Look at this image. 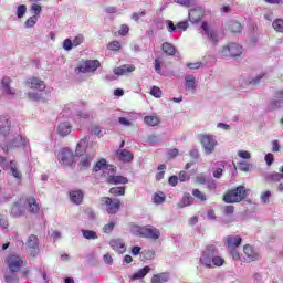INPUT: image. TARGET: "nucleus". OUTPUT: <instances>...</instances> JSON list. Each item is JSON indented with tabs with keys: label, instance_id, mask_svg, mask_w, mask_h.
<instances>
[{
	"label": "nucleus",
	"instance_id": "nucleus-12",
	"mask_svg": "<svg viewBox=\"0 0 283 283\" xmlns=\"http://www.w3.org/2000/svg\"><path fill=\"white\" fill-rule=\"evenodd\" d=\"M57 160L64 165V167H71L74 163V154L72 150L64 148L59 153Z\"/></svg>",
	"mask_w": 283,
	"mask_h": 283
},
{
	"label": "nucleus",
	"instance_id": "nucleus-31",
	"mask_svg": "<svg viewBox=\"0 0 283 283\" xmlns=\"http://www.w3.org/2000/svg\"><path fill=\"white\" fill-rule=\"evenodd\" d=\"M144 123L148 125V127H156L157 125H160V117L158 116H145Z\"/></svg>",
	"mask_w": 283,
	"mask_h": 283
},
{
	"label": "nucleus",
	"instance_id": "nucleus-42",
	"mask_svg": "<svg viewBox=\"0 0 283 283\" xmlns=\"http://www.w3.org/2000/svg\"><path fill=\"white\" fill-rule=\"evenodd\" d=\"M120 48H123L122 44L116 40L107 44V50H111V52H118Z\"/></svg>",
	"mask_w": 283,
	"mask_h": 283
},
{
	"label": "nucleus",
	"instance_id": "nucleus-16",
	"mask_svg": "<svg viewBox=\"0 0 283 283\" xmlns=\"http://www.w3.org/2000/svg\"><path fill=\"white\" fill-rule=\"evenodd\" d=\"M223 242L227 249H238L242 245V237L230 234L223 239Z\"/></svg>",
	"mask_w": 283,
	"mask_h": 283
},
{
	"label": "nucleus",
	"instance_id": "nucleus-32",
	"mask_svg": "<svg viewBox=\"0 0 283 283\" xmlns=\"http://www.w3.org/2000/svg\"><path fill=\"white\" fill-rule=\"evenodd\" d=\"M29 101H34L35 103H41V101H45V97L43 96V92H29L27 94Z\"/></svg>",
	"mask_w": 283,
	"mask_h": 283
},
{
	"label": "nucleus",
	"instance_id": "nucleus-34",
	"mask_svg": "<svg viewBox=\"0 0 283 283\" xmlns=\"http://www.w3.org/2000/svg\"><path fill=\"white\" fill-rule=\"evenodd\" d=\"M10 171L13 178H17L18 180H21L23 178V175L21 174V171H19V168L17 167V161H10Z\"/></svg>",
	"mask_w": 283,
	"mask_h": 283
},
{
	"label": "nucleus",
	"instance_id": "nucleus-28",
	"mask_svg": "<svg viewBox=\"0 0 283 283\" xmlns=\"http://www.w3.org/2000/svg\"><path fill=\"white\" fill-rule=\"evenodd\" d=\"M57 134L60 136H70V134H72V125L67 122L61 123L57 126Z\"/></svg>",
	"mask_w": 283,
	"mask_h": 283
},
{
	"label": "nucleus",
	"instance_id": "nucleus-55",
	"mask_svg": "<svg viewBox=\"0 0 283 283\" xmlns=\"http://www.w3.org/2000/svg\"><path fill=\"white\" fill-rule=\"evenodd\" d=\"M73 48H74V44H73L72 40L65 39L63 41V49L66 50V52H70V50H72Z\"/></svg>",
	"mask_w": 283,
	"mask_h": 283
},
{
	"label": "nucleus",
	"instance_id": "nucleus-37",
	"mask_svg": "<svg viewBox=\"0 0 283 283\" xmlns=\"http://www.w3.org/2000/svg\"><path fill=\"white\" fill-rule=\"evenodd\" d=\"M186 87L190 92H196V77L193 75H188L186 77Z\"/></svg>",
	"mask_w": 283,
	"mask_h": 283
},
{
	"label": "nucleus",
	"instance_id": "nucleus-19",
	"mask_svg": "<svg viewBox=\"0 0 283 283\" xmlns=\"http://www.w3.org/2000/svg\"><path fill=\"white\" fill-rule=\"evenodd\" d=\"M11 83H12V78L4 76L1 80L2 90H3L4 94H7V96H17V90L10 87Z\"/></svg>",
	"mask_w": 283,
	"mask_h": 283
},
{
	"label": "nucleus",
	"instance_id": "nucleus-27",
	"mask_svg": "<svg viewBox=\"0 0 283 283\" xmlns=\"http://www.w3.org/2000/svg\"><path fill=\"white\" fill-rule=\"evenodd\" d=\"M135 70H136V66L124 64L119 67H115L114 74H116V76H123L125 74H129V73L134 72Z\"/></svg>",
	"mask_w": 283,
	"mask_h": 283
},
{
	"label": "nucleus",
	"instance_id": "nucleus-14",
	"mask_svg": "<svg viewBox=\"0 0 283 283\" xmlns=\"http://www.w3.org/2000/svg\"><path fill=\"white\" fill-rule=\"evenodd\" d=\"M12 129V122L10 120V117L8 115H1L0 116V134L4 138H8L10 136V132Z\"/></svg>",
	"mask_w": 283,
	"mask_h": 283
},
{
	"label": "nucleus",
	"instance_id": "nucleus-61",
	"mask_svg": "<svg viewBox=\"0 0 283 283\" xmlns=\"http://www.w3.org/2000/svg\"><path fill=\"white\" fill-rule=\"evenodd\" d=\"M178 156H180V150H178V148H172L168 151L169 158H178Z\"/></svg>",
	"mask_w": 283,
	"mask_h": 283
},
{
	"label": "nucleus",
	"instance_id": "nucleus-22",
	"mask_svg": "<svg viewBox=\"0 0 283 283\" xmlns=\"http://www.w3.org/2000/svg\"><path fill=\"white\" fill-rule=\"evenodd\" d=\"M116 156L120 163H132L134 160V154L127 149H118Z\"/></svg>",
	"mask_w": 283,
	"mask_h": 283
},
{
	"label": "nucleus",
	"instance_id": "nucleus-39",
	"mask_svg": "<svg viewBox=\"0 0 283 283\" xmlns=\"http://www.w3.org/2000/svg\"><path fill=\"white\" fill-rule=\"evenodd\" d=\"M82 235L85 240H98V234L93 230H82Z\"/></svg>",
	"mask_w": 283,
	"mask_h": 283
},
{
	"label": "nucleus",
	"instance_id": "nucleus-52",
	"mask_svg": "<svg viewBox=\"0 0 283 283\" xmlns=\"http://www.w3.org/2000/svg\"><path fill=\"white\" fill-rule=\"evenodd\" d=\"M114 227H116V222L114 221L106 223L103 228V233H112V231H114Z\"/></svg>",
	"mask_w": 283,
	"mask_h": 283
},
{
	"label": "nucleus",
	"instance_id": "nucleus-23",
	"mask_svg": "<svg viewBox=\"0 0 283 283\" xmlns=\"http://www.w3.org/2000/svg\"><path fill=\"white\" fill-rule=\"evenodd\" d=\"M109 244L111 249L113 251H116L117 253H125V251H127L125 242H123V239H113L111 240Z\"/></svg>",
	"mask_w": 283,
	"mask_h": 283
},
{
	"label": "nucleus",
	"instance_id": "nucleus-49",
	"mask_svg": "<svg viewBox=\"0 0 283 283\" xmlns=\"http://www.w3.org/2000/svg\"><path fill=\"white\" fill-rule=\"evenodd\" d=\"M272 28H274L275 32H283V20L276 19L272 23Z\"/></svg>",
	"mask_w": 283,
	"mask_h": 283
},
{
	"label": "nucleus",
	"instance_id": "nucleus-60",
	"mask_svg": "<svg viewBox=\"0 0 283 283\" xmlns=\"http://www.w3.org/2000/svg\"><path fill=\"white\" fill-rule=\"evenodd\" d=\"M0 227H2V229H8L9 227L8 217L4 214H0Z\"/></svg>",
	"mask_w": 283,
	"mask_h": 283
},
{
	"label": "nucleus",
	"instance_id": "nucleus-40",
	"mask_svg": "<svg viewBox=\"0 0 283 283\" xmlns=\"http://www.w3.org/2000/svg\"><path fill=\"white\" fill-rule=\"evenodd\" d=\"M90 165H92V157L91 156H85L82 157L78 167L80 169H88Z\"/></svg>",
	"mask_w": 283,
	"mask_h": 283
},
{
	"label": "nucleus",
	"instance_id": "nucleus-64",
	"mask_svg": "<svg viewBox=\"0 0 283 283\" xmlns=\"http://www.w3.org/2000/svg\"><path fill=\"white\" fill-rule=\"evenodd\" d=\"M201 65H202V62H195V63H188L187 67H189V70H200Z\"/></svg>",
	"mask_w": 283,
	"mask_h": 283
},
{
	"label": "nucleus",
	"instance_id": "nucleus-46",
	"mask_svg": "<svg viewBox=\"0 0 283 283\" xmlns=\"http://www.w3.org/2000/svg\"><path fill=\"white\" fill-rule=\"evenodd\" d=\"M113 196H125V187H113L109 189Z\"/></svg>",
	"mask_w": 283,
	"mask_h": 283
},
{
	"label": "nucleus",
	"instance_id": "nucleus-53",
	"mask_svg": "<svg viewBox=\"0 0 283 283\" xmlns=\"http://www.w3.org/2000/svg\"><path fill=\"white\" fill-rule=\"evenodd\" d=\"M179 180H180V182H187V181H189L190 180V176H189V174H187V171H185V170H181L180 172H179Z\"/></svg>",
	"mask_w": 283,
	"mask_h": 283
},
{
	"label": "nucleus",
	"instance_id": "nucleus-24",
	"mask_svg": "<svg viewBox=\"0 0 283 283\" xmlns=\"http://www.w3.org/2000/svg\"><path fill=\"white\" fill-rule=\"evenodd\" d=\"M188 17L191 23H199V21H202V17H205V14L202 13V9L195 8L189 11Z\"/></svg>",
	"mask_w": 283,
	"mask_h": 283
},
{
	"label": "nucleus",
	"instance_id": "nucleus-45",
	"mask_svg": "<svg viewBox=\"0 0 283 283\" xmlns=\"http://www.w3.org/2000/svg\"><path fill=\"white\" fill-rule=\"evenodd\" d=\"M230 255L232 256V260H234V262H242V256L240 255V252H238V250L235 248L232 249H228Z\"/></svg>",
	"mask_w": 283,
	"mask_h": 283
},
{
	"label": "nucleus",
	"instance_id": "nucleus-1",
	"mask_svg": "<svg viewBox=\"0 0 283 283\" xmlns=\"http://www.w3.org/2000/svg\"><path fill=\"white\" fill-rule=\"evenodd\" d=\"M199 262L206 269H218L224 266V258L218 255V247L208 244L201 252Z\"/></svg>",
	"mask_w": 283,
	"mask_h": 283
},
{
	"label": "nucleus",
	"instance_id": "nucleus-30",
	"mask_svg": "<svg viewBox=\"0 0 283 283\" xmlns=\"http://www.w3.org/2000/svg\"><path fill=\"white\" fill-rule=\"evenodd\" d=\"M193 202V197L189 192L184 193L181 202L178 203V208L182 209V207H189Z\"/></svg>",
	"mask_w": 283,
	"mask_h": 283
},
{
	"label": "nucleus",
	"instance_id": "nucleus-62",
	"mask_svg": "<svg viewBox=\"0 0 283 283\" xmlns=\"http://www.w3.org/2000/svg\"><path fill=\"white\" fill-rule=\"evenodd\" d=\"M91 134L93 135V136H98L99 134H101V126H98V125H93L92 127H91Z\"/></svg>",
	"mask_w": 283,
	"mask_h": 283
},
{
	"label": "nucleus",
	"instance_id": "nucleus-3",
	"mask_svg": "<svg viewBox=\"0 0 283 283\" xmlns=\"http://www.w3.org/2000/svg\"><path fill=\"white\" fill-rule=\"evenodd\" d=\"M130 231L134 235L138 238H145L147 240H159L160 239V230L151 224H147L144 227L140 226H132Z\"/></svg>",
	"mask_w": 283,
	"mask_h": 283
},
{
	"label": "nucleus",
	"instance_id": "nucleus-6",
	"mask_svg": "<svg viewBox=\"0 0 283 283\" xmlns=\"http://www.w3.org/2000/svg\"><path fill=\"white\" fill-rule=\"evenodd\" d=\"M98 67H101V61L98 60H82L75 69V72L77 74H90L96 72Z\"/></svg>",
	"mask_w": 283,
	"mask_h": 283
},
{
	"label": "nucleus",
	"instance_id": "nucleus-21",
	"mask_svg": "<svg viewBox=\"0 0 283 283\" xmlns=\"http://www.w3.org/2000/svg\"><path fill=\"white\" fill-rule=\"evenodd\" d=\"M103 170V174L106 175L107 171H113V174L116 171V167L107 165V160L101 159L96 163L94 166V171H101Z\"/></svg>",
	"mask_w": 283,
	"mask_h": 283
},
{
	"label": "nucleus",
	"instance_id": "nucleus-63",
	"mask_svg": "<svg viewBox=\"0 0 283 283\" xmlns=\"http://www.w3.org/2000/svg\"><path fill=\"white\" fill-rule=\"evenodd\" d=\"M271 198V191H265L261 195V200L262 202H264V205H266V202H269V199Z\"/></svg>",
	"mask_w": 283,
	"mask_h": 283
},
{
	"label": "nucleus",
	"instance_id": "nucleus-20",
	"mask_svg": "<svg viewBox=\"0 0 283 283\" xmlns=\"http://www.w3.org/2000/svg\"><path fill=\"white\" fill-rule=\"evenodd\" d=\"M201 29L203 30L205 34H207L208 39H210L213 45H218V33L209 28L208 22H202Z\"/></svg>",
	"mask_w": 283,
	"mask_h": 283
},
{
	"label": "nucleus",
	"instance_id": "nucleus-2",
	"mask_svg": "<svg viewBox=\"0 0 283 283\" xmlns=\"http://www.w3.org/2000/svg\"><path fill=\"white\" fill-rule=\"evenodd\" d=\"M249 193H251L250 189H247L244 186H238L226 191L223 202H227V205H238V202L247 200Z\"/></svg>",
	"mask_w": 283,
	"mask_h": 283
},
{
	"label": "nucleus",
	"instance_id": "nucleus-17",
	"mask_svg": "<svg viewBox=\"0 0 283 283\" xmlns=\"http://www.w3.org/2000/svg\"><path fill=\"white\" fill-rule=\"evenodd\" d=\"M116 175V168L115 171L111 170V175L106 177L107 185H127L129 182V179L125 176H115Z\"/></svg>",
	"mask_w": 283,
	"mask_h": 283
},
{
	"label": "nucleus",
	"instance_id": "nucleus-41",
	"mask_svg": "<svg viewBox=\"0 0 283 283\" xmlns=\"http://www.w3.org/2000/svg\"><path fill=\"white\" fill-rule=\"evenodd\" d=\"M192 196L193 198H197L200 202H206L207 200V195L205 192L200 191V189L196 188L192 190Z\"/></svg>",
	"mask_w": 283,
	"mask_h": 283
},
{
	"label": "nucleus",
	"instance_id": "nucleus-44",
	"mask_svg": "<svg viewBox=\"0 0 283 283\" xmlns=\"http://www.w3.org/2000/svg\"><path fill=\"white\" fill-rule=\"evenodd\" d=\"M39 21V17L36 15H32L25 22L24 25L25 28L30 29V28H34V25H36V22Z\"/></svg>",
	"mask_w": 283,
	"mask_h": 283
},
{
	"label": "nucleus",
	"instance_id": "nucleus-57",
	"mask_svg": "<svg viewBox=\"0 0 283 283\" xmlns=\"http://www.w3.org/2000/svg\"><path fill=\"white\" fill-rule=\"evenodd\" d=\"M222 174H224L222 168H212L213 178H222Z\"/></svg>",
	"mask_w": 283,
	"mask_h": 283
},
{
	"label": "nucleus",
	"instance_id": "nucleus-58",
	"mask_svg": "<svg viewBox=\"0 0 283 283\" xmlns=\"http://www.w3.org/2000/svg\"><path fill=\"white\" fill-rule=\"evenodd\" d=\"M264 76H266V73H261L255 78L250 81L249 84L250 85H258V83H260V81H262V78H264Z\"/></svg>",
	"mask_w": 283,
	"mask_h": 283
},
{
	"label": "nucleus",
	"instance_id": "nucleus-18",
	"mask_svg": "<svg viewBox=\"0 0 283 283\" xmlns=\"http://www.w3.org/2000/svg\"><path fill=\"white\" fill-rule=\"evenodd\" d=\"M24 202L28 205L29 213H33V216H38L41 212V206L36 201V198L29 196L24 198Z\"/></svg>",
	"mask_w": 283,
	"mask_h": 283
},
{
	"label": "nucleus",
	"instance_id": "nucleus-5",
	"mask_svg": "<svg viewBox=\"0 0 283 283\" xmlns=\"http://www.w3.org/2000/svg\"><path fill=\"white\" fill-rule=\"evenodd\" d=\"M242 52H244L242 45L230 42L222 46L220 54L222 59H237V56H242Z\"/></svg>",
	"mask_w": 283,
	"mask_h": 283
},
{
	"label": "nucleus",
	"instance_id": "nucleus-50",
	"mask_svg": "<svg viewBox=\"0 0 283 283\" xmlns=\"http://www.w3.org/2000/svg\"><path fill=\"white\" fill-rule=\"evenodd\" d=\"M119 36H127L129 34V25L122 24L118 30Z\"/></svg>",
	"mask_w": 283,
	"mask_h": 283
},
{
	"label": "nucleus",
	"instance_id": "nucleus-35",
	"mask_svg": "<svg viewBox=\"0 0 283 283\" xmlns=\"http://www.w3.org/2000/svg\"><path fill=\"white\" fill-rule=\"evenodd\" d=\"M283 179V175L280 172H271L265 176L266 182H280Z\"/></svg>",
	"mask_w": 283,
	"mask_h": 283
},
{
	"label": "nucleus",
	"instance_id": "nucleus-33",
	"mask_svg": "<svg viewBox=\"0 0 283 283\" xmlns=\"http://www.w3.org/2000/svg\"><path fill=\"white\" fill-rule=\"evenodd\" d=\"M161 50L165 54H167L168 56H174L176 54V48L172 46L171 43L169 42H165L161 45Z\"/></svg>",
	"mask_w": 283,
	"mask_h": 283
},
{
	"label": "nucleus",
	"instance_id": "nucleus-26",
	"mask_svg": "<svg viewBox=\"0 0 283 283\" xmlns=\"http://www.w3.org/2000/svg\"><path fill=\"white\" fill-rule=\"evenodd\" d=\"M70 200L73 202V205H82L83 203V198L85 195L82 192V190H71L69 192Z\"/></svg>",
	"mask_w": 283,
	"mask_h": 283
},
{
	"label": "nucleus",
	"instance_id": "nucleus-56",
	"mask_svg": "<svg viewBox=\"0 0 283 283\" xmlns=\"http://www.w3.org/2000/svg\"><path fill=\"white\" fill-rule=\"evenodd\" d=\"M238 167H239L240 171H249L251 169V164H249L247 161H241L238 164Z\"/></svg>",
	"mask_w": 283,
	"mask_h": 283
},
{
	"label": "nucleus",
	"instance_id": "nucleus-7",
	"mask_svg": "<svg viewBox=\"0 0 283 283\" xmlns=\"http://www.w3.org/2000/svg\"><path fill=\"white\" fill-rule=\"evenodd\" d=\"M260 260V251L251 244L243 245L242 262L251 264V262H258Z\"/></svg>",
	"mask_w": 283,
	"mask_h": 283
},
{
	"label": "nucleus",
	"instance_id": "nucleus-48",
	"mask_svg": "<svg viewBox=\"0 0 283 283\" xmlns=\"http://www.w3.org/2000/svg\"><path fill=\"white\" fill-rule=\"evenodd\" d=\"M165 169H167V165L161 164L158 166V171L156 174V180H163V178H165Z\"/></svg>",
	"mask_w": 283,
	"mask_h": 283
},
{
	"label": "nucleus",
	"instance_id": "nucleus-54",
	"mask_svg": "<svg viewBox=\"0 0 283 283\" xmlns=\"http://www.w3.org/2000/svg\"><path fill=\"white\" fill-rule=\"evenodd\" d=\"M31 12L34 13V17H38V14H40L41 12H43V8H41L40 4L33 3L31 6Z\"/></svg>",
	"mask_w": 283,
	"mask_h": 283
},
{
	"label": "nucleus",
	"instance_id": "nucleus-9",
	"mask_svg": "<svg viewBox=\"0 0 283 283\" xmlns=\"http://www.w3.org/2000/svg\"><path fill=\"white\" fill-rule=\"evenodd\" d=\"M28 145V139L23 138V136L18 135L15 136L8 145L1 146L2 151L4 154H8L10 149H19V148H24Z\"/></svg>",
	"mask_w": 283,
	"mask_h": 283
},
{
	"label": "nucleus",
	"instance_id": "nucleus-59",
	"mask_svg": "<svg viewBox=\"0 0 283 283\" xmlns=\"http://www.w3.org/2000/svg\"><path fill=\"white\" fill-rule=\"evenodd\" d=\"M239 158H243V160H250L251 159V153L247 150H240L238 153Z\"/></svg>",
	"mask_w": 283,
	"mask_h": 283
},
{
	"label": "nucleus",
	"instance_id": "nucleus-8",
	"mask_svg": "<svg viewBox=\"0 0 283 283\" xmlns=\"http://www.w3.org/2000/svg\"><path fill=\"white\" fill-rule=\"evenodd\" d=\"M199 140L207 154V156L213 154V150L216 149V145H218V142L213 138L211 135H199Z\"/></svg>",
	"mask_w": 283,
	"mask_h": 283
},
{
	"label": "nucleus",
	"instance_id": "nucleus-10",
	"mask_svg": "<svg viewBox=\"0 0 283 283\" xmlns=\"http://www.w3.org/2000/svg\"><path fill=\"white\" fill-rule=\"evenodd\" d=\"M24 85L30 90H35L36 92H45L48 85L45 82L36 76H31L24 81Z\"/></svg>",
	"mask_w": 283,
	"mask_h": 283
},
{
	"label": "nucleus",
	"instance_id": "nucleus-13",
	"mask_svg": "<svg viewBox=\"0 0 283 283\" xmlns=\"http://www.w3.org/2000/svg\"><path fill=\"white\" fill-rule=\"evenodd\" d=\"M27 247L29 249V255H31V258H36L40 253L39 237L31 234L27 240Z\"/></svg>",
	"mask_w": 283,
	"mask_h": 283
},
{
	"label": "nucleus",
	"instance_id": "nucleus-38",
	"mask_svg": "<svg viewBox=\"0 0 283 283\" xmlns=\"http://www.w3.org/2000/svg\"><path fill=\"white\" fill-rule=\"evenodd\" d=\"M85 147H87V139H81L75 149L76 156H83L85 154Z\"/></svg>",
	"mask_w": 283,
	"mask_h": 283
},
{
	"label": "nucleus",
	"instance_id": "nucleus-11",
	"mask_svg": "<svg viewBox=\"0 0 283 283\" xmlns=\"http://www.w3.org/2000/svg\"><path fill=\"white\" fill-rule=\"evenodd\" d=\"M102 205H105L107 213L114 214L118 213L120 210L119 199H112L109 197H103L101 199Z\"/></svg>",
	"mask_w": 283,
	"mask_h": 283
},
{
	"label": "nucleus",
	"instance_id": "nucleus-4",
	"mask_svg": "<svg viewBox=\"0 0 283 283\" xmlns=\"http://www.w3.org/2000/svg\"><path fill=\"white\" fill-rule=\"evenodd\" d=\"M10 273H19L23 266H28V260L15 253H11L6 259Z\"/></svg>",
	"mask_w": 283,
	"mask_h": 283
},
{
	"label": "nucleus",
	"instance_id": "nucleus-51",
	"mask_svg": "<svg viewBox=\"0 0 283 283\" xmlns=\"http://www.w3.org/2000/svg\"><path fill=\"white\" fill-rule=\"evenodd\" d=\"M150 94L155 98H160V96H163V91L158 86H153L151 90H150Z\"/></svg>",
	"mask_w": 283,
	"mask_h": 283
},
{
	"label": "nucleus",
	"instance_id": "nucleus-43",
	"mask_svg": "<svg viewBox=\"0 0 283 283\" xmlns=\"http://www.w3.org/2000/svg\"><path fill=\"white\" fill-rule=\"evenodd\" d=\"M166 198H165V193L160 192V193H155L153 196V201L155 205H163V202H165Z\"/></svg>",
	"mask_w": 283,
	"mask_h": 283
},
{
	"label": "nucleus",
	"instance_id": "nucleus-36",
	"mask_svg": "<svg viewBox=\"0 0 283 283\" xmlns=\"http://www.w3.org/2000/svg\"><path fill=\"white\" fill-rule=\"evenodd\" d=\"M149 271H151L149 265L144 266L137 273L133 274V280H143V277H145Z\"/></svg>",
	"mask_w": 283,
	"mask_h": 283
},
{
	"label": "nucleus",
	"instance_id": "nucleus-47",
	"mask_svg": "<svg viewBox=\"0 0 283 283\" xmlns=\"http://www.w3.org/2000/svg\"><path fill=\"white\" fill-rule=\"evenodd\" d=\"M27 12H28V7L25 4H20L17 9L18 19H23Z\"/></svg>",
	"mask_w": 283,
	"mask_h": 283
},
{
	"label": "nucleus",
	"instance_id": "nucleus-29",
	"mask_svg": "<svg viewBox=\"0 0 283 283\" xmlns=\"http://www.w3.org/2000/svg\"><path fill=\"white\" fill-rule=\"evenodd\" d=\"M165 282H169V273L167 272L154 274L151 277V283H165Z\"/></svg>",
	"mask_w": 283,
	"mask_h": 283
},
{
	"label": "nucleus",
	"instance_id": "nucleus-15",
	"mask_svg": "<svg viewBox=\"0 0 283 283\" xmlns=\"http://www.w3.org/2000/svg\"><path fill=\"white\" fill-rule=\"evenodd\" d=\"M25 205V197H21L18 201L13 203L11 207V216L12 218H21V216H24L25 208L23 207Z\"/></svg>",
	"mask_w": 283,
	"mask_h": 283
},
{
	"label": "nucleus",
	"instance_id": "nucleus-25",
	"mask_svg": "<svg viewBox=\"0 0 283 283\" xmlns=\"http://www.w3.org/2000/svg\"><path fill=\"white\" fill-rule=\"evenodd\" d=\"M228 32L232 34H240L242 32V24L235 20H230L226 23Z\"/></svg>",
	"mask_w": 283,
	"mask_h": 283
}]
</instances>
